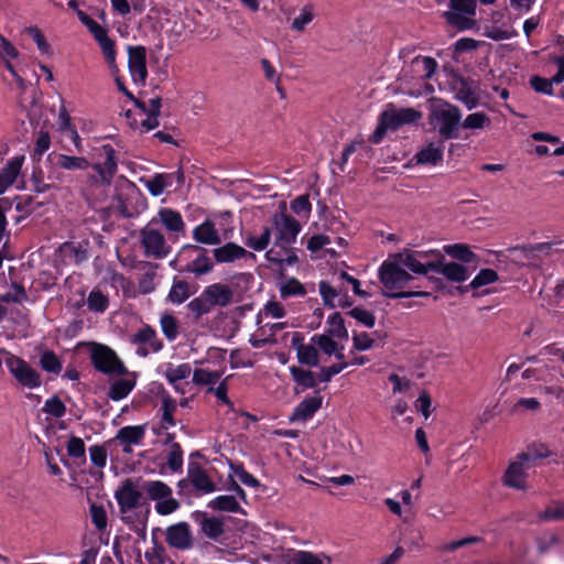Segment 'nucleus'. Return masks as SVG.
I'll use <instances>...</instances> for the list:
<instances>
[{
    "label": "nucleus",
    "mask_w": 564,
    "mask_h": 564,
    "mask_svg": "<svg viewBox=\"0 0 564 564\" xmlns=\"http://www.w3.org/2000/svg\"><path fill=\"white\" fill-rule=\"evenodd\" d=\"M272 232L274 236L272 247L267 250L265 258L278 265H293L299 262L294 243L302 229L301 224L284 212L272 216Z\"/></svg>",
    "instance_id": "1"
},
{
    "label": "nucleus",
    "mask_w": 564,
    "mask_h": 564,
    "mask_svg": "<svg viewBox=\"0 0 564 564\" xmlns=\"http://www.w3.org/2000/svg\"><path fill=\"white\" fill-rule=\"evenodd\" d=\"M378 276L384 289L390 291L384 293L388 297L409 299L430 295L429 292L424 291H403L410 282L414 281V278L399 262L395 254L389 256V258L382 262L378 271Z\"/></svg>",
    "instance_id": "2"
},
{
    "label": "nucleus",
    "mask_w": 564,
    "mask_h": 564,
    "mask_svg": "<svg viewBox=\"0 0 564 564\" xmlns=\"http://www.w3.org/2000/svg\"><path fill=\"white\" fill-rule=\"evenodd\" d=\"M115 499L119 506L120 519L137 532L145 535V520L137 509L142 499V492L132 479H124L115 491Z\"/></svg>",
    "instance_id": "3"
},
{
    "label": "nucleus",
    "mask_w": 564,
    "mask_h": 564,
    "mask_svg": "<svg viewBox=\"0 0 564 564\" xmlns=\"http://www.w3.org/2000/svg\"><path fill=\"white\" fill-rule=\"evenodd\" d=\"M98 161L90 164L93 172L86 176L85 185L89 188L109 187L118 170L116 150L111 144H104L99 149Z\"/></svg>",
    "instance_id": "4"
},
{
    "label": "nucleus",
    "mask_w": 564,
    "mask_h": 564,
    "mask_svg": "<svg viewBox=\"0 0 564 564\" xmlns=\"http://www.w3.org/2000/svg\"><path fill=\"white\" fill-rule=\"evenodd\" d=\"M462 112L457 106L443 102L435 106L430 115L431 123L444 140L457 138Z\"/></svg>",
    "instance_id": "5"
},
{
    "label": "nucleus",
    "mask_w": 564,
    "mask_h": 564,
    "mask_svg": "<svg viewBox=\"0 0 564 564\" xmlns=\"http://www.w3.org/2000/svg\"><path fill=\"white\" fill-rule=\"evenodd\" d=\"M89 357L95 369L105 375L123 376L128 372L117 354L108 346L91 343Z\"/></svg>",
    "instance_id": "6"
},
{
    "label": "nucleus",
    "mask_w": 564,
    "mask_h": 564,
    "mask_svg": "<svg viewBox=\"0 0 564 564\" xmlns=\"http://www.w3.org/2000/svg\"><path fill=\"white\" fill-rule=\"evenodd\" d=\"M0 354L4 356L6 366L19 384L28 389L41 387V375L29 362L6 349H1Z\"/></svg>",
    "instance_id": "7"
},
{
    "label": "nucleus",
    "mask_w": 564,
    "mask_h": 564,
    "mask_svg": "<svg viewBox=\"0 0 564 564\" xmlns=\"http://www.w3.org/2000/svg\"><path fill=\"white\" fill-rule=\"evenodd\" d=\"M148 498L155 501V511L161 516L173 513L180 508V502L173 498L172 488L161 480H150L143 484Z\"/></svg>",
    "instance_id": "8"
},
{
    "label": "nucleus",
    "mask_w": 564,
    "mask_h": 564,
    "mask_svg": "<svg viewBox=\"0 0 564 564\" xmlns=\"http://www.w3.org/2000/svg\"><path fill=\"white\" fill-rule=\"evenodd\" d=\"M140 242L147 257L163 259L171 251L164 235L151 223L140 230Z\"/></svg>",
    "instance_id": "9"
},
{
    "label": "nucleus",
    "mask_w": 564,
    "mask_h": 564,
    "mask_svg": "<svg viewBox=\"0 0 564 564\" xmlns=\"http://www.w3.org/2000/svg\"><path fill=\"white\" fill-rule=\"evenodd\" d=\"M476 0H451L453 11L444 13L446 21L458 30H469L475 25L470 17L476 14Z\"/></svg>",
    "instance_id": "10"
},
{
    "label": "nucleus",
    "mask_w": 564,
    "mask_h": 564,
    "mask_svg": "<svg viewBox=\"0 0 564 564\" xmlns=\"http://www.w3.org/2000/svg\"><path fill=\"white\" fill-rule=\"evenodd\" d=\"M532 467L527 462V457L521 454L516 455L508 464V467L501 478L502 485L508 488L525 491L528 490V470Z\"/></svg>",
    "instance_id": "11"
},
{
    "label": "nucleus",
    "mask_w": 564,
    "mask_h": 564,
    "mask_svg": "<svg viewBox=\"0 0 564 564\" xmlns=\"http://www.w3.org/2000/svg\"><path fill=\"white\" fill-rule=\"evenodd\" d=\"M381 119L384 120V124L390 130H398L404 124H410L417 121L422 115L420 111L413 108H395L393 105H388L387 108L380 113Z\"/></svg>",
    "instance_id": "12"
},
{
    "label": "nucleus",
    "mask_w": 564,
    "mask_h": 564,
    "mask_svg": "<svg viewBox=\"0 0 564 564\" xmlns=\"http://www.w3.org/2000/svg\"><path fill=\"white\" fill-rule=\"evenodd\" d=\"M128 68L137 85H144L148 77L147 50L142 45L128 47Z\"/></svg>",
    "instance_id": "13"
},
{
    "label": "nucleus",
    "mask_w": 564,
    "mask_h": 564,
    "mask_svg": "<svg viewBox=\"0 0 564 564\" xmlns=\"http://www.w3.org/2000/svg\"><path fill=\"white\" fill-rule=\"evenodd\" d=\"M165 541L170 547L185 551L194 545V538L187 522L172 524L165 530Z\"/></svg>",
    "instance_id": "14"
},
{
    "label": "nucleus",
    "mask_w": 564,
    "mask_h": 564,
    "mask_svg": "<svg viewBox=\"0 0 564 564\" xmlns=\"http://www.w3.org/2000/svg\"><path fill=\"white\" fill-rule=\"evenodd\" d=\"M150 223L154 226L162 225L171 235L176 237L185 234V223L182 215L172 208H160Z\"/></svg>",
    "instance_id": "15"
},
{
    "label": "nucleus",
    "mask_w": 564,
    "mask_h": 564,
    "mask_svg": "<svg viewBox=\"0 0 564 564\" xmlns=\"http://www.w3.org/2000/svg\"><path fill=\"white\" fill-rule=\"evenodd\" d=\"M394 254L404 269L412 271L414 274L425 275L426 273L431 271L433 272L437 269L435 260L421 261L416 256V250L404 249L403 251Z\"/></svg>",
    "instance_id": "16"
},
{
    "label": "nucleus",
    "mask_w": 564,
    "mask_h": 564,
    "mask_svg": "<svg viewBox=\"0 0 564 564\" xmlns=\"http://www.w3.org/2000/svg\"><path fill=\"white\" fill-rule=\"evenodd\" d=\"M318 291L326 306L332 308L351 306L347 292L340 285L334 286L329 282L321 281L318 283Z\"/></svg>",
    "instance_id": "17"
},
{
    "label": "nucleus",
    "mask_w": 564,
    "mask_h": 564,
    "mask_svg": "<svg viewBox=\"0 0 564 564\" xmlns=\"http://www.w3.org/2000/svg\"><path fill=\"white\" fill-rule=\"evenodd\" d=\"M191 486L199 495H208L216 490V484L198 463H189L187 467Z\"/></svg>",
    "instance_id": "18"
},
{
    "label": "nucleus",
    "mask_w": 564,
    "mask_h": 564,
    "mask_svg": "<svg viewBox=\"0 0 564 564\" xmlns=\"http://www.w3.org/2000/svg\"><path fill=\"white\" fill-rule=\"evenodd\" d=\"M553 61L557 65V73L551 79L540 76H533L530 79V84L536 93L554 95L553 84H560L564 80V56H555Z\"/></svg>",
    "instance_id": "19"
},
{
    "label": "nucleus",
    "mask_w": 564,
    "mask_h": 564,
    "mask_svg": "<svg viewBox=\"0 0 564 564\" xmlns=\"http://www.w3.org/2000/svg\"><path fill=\"white\" fill-rule=\"evenodd\" d=\"M292 347L296 350L297 360L308 367H317L319 364L318 350L315 345L303 344L300 333H294L291 340Z\"/></svg>",
    "instance_id": "20"
},
{
    "label": "nucleus",
    "mask_w": 564,
    "mask_h": 564,
    "mask_svg": "<svg viewBox=\"0 0 564 564\" xmlns=\"http://www.w3.org/2000/svg\"><path fill=\"white\" fill-rule=\"evenodd\" d=\"M323 397L313 395L305 398L293 410L290 421L291 422H306L312 419L314 414L322 408Z\"/></svg>",
    "instance_id": "21"
},
{
    "label": "nucleus",
    "mask_w": 564,
    "mask_h": 564,
    "mask_svg": "<svg viewBox=\"0 0 564 564\" xmlns=\"http://www.w3.org/2000/svg\"><path fill=\"white\" fill-rule=\"evenodd\" d=\"M145 435V425H129L121 427L116 440L122 445V451L126 454L132 453V445H138L142 442Z\"/></svg>",
    "instance_id": "22"
},
{
    "label": "nucleus",
    "mask_w": 564,
    "mask_h": 564,
    "mask_svg": "<svg viewBox=\"0 0 564 564\" xmlns=\"http://www.w3.org/2000/svg\"><path fill=\"white\" fill-rule=\"evenodd\" d=\"M48 159H53L57 167L68 172L86 171L90 167V162L85 156L51 153Z\"/></svg>",
    "instance_id": "23"
},
{
    "label": "nucleus",
    "mask_w": 564,
    "mask_h": 564,
    "mask_svg": "<svg viewBox=\"0 0 564 564\" xmlns=\"http://www.w3.org/2000/svg\"><path fill=\"white\" fill-rule=\"evenodd\" d=\"M183 250L198 252L197 257L186 265L185 271L194 273L196 275H202L213 270V262L210 258L207 256L205 249H202L195 245H186L184 246Z\"/></svg>",
    "instance_id": "24"
},
{
    "label": "nucleus",
    "mask_w": 564,
    "mask_h": 564,
    "mask_svg": "<svg viewBox=\"0 0 564 564\" xmlns=\"http://www.w3.org/2000/svg\"><path fill=\"white\" fill-rule=\"evenodd\" d=\"M444 148V142L441 140L427 143L415 154L416 162L424 165H437L443 161Z\"/></svg>",
    "instance_id": "25"
},
{
    "label": "nucleus",
    "mask_w": 564,
    "mask_h": 564,
    "mask_svg": "<svg viewBox=\"0 0 564 564\" xmlns=\"http://www.w3.org/2000/svg\"><path fill=\"white\" fill-rule=\"evenodd\" d=\"M204 291L206 292V296L210 300L214 307H225L234 302L235 293L232 289L227 284L214 283L207 286Z\"/></svg>",
    "instance_id": "26"
},
{
    "label": "nucleus",
    "mask_w": 564,
    "mask_h": 564,
    "mask_svg": "<svg viewBox=\"0 0 564 564\" xmlns=\"http://www.w3.org/2000/svg\"><path fill=\"white\" fill-rule=\"evenodd\" d=\"M215 260L218 263H231L250 254L243 247L234 242H227L213 250Z\"/></svg>",
    "instance_id": "27"
},
{
    "label": "nucleus",
    "mask_w": 564,
    "mask_h": 564,
    "mask_svg": "<svg viewBox=\"0 0 564 564\" xmlns=\"http://www.w3.org/2000/svg\"><path fill=\"white\" fill-rule=\"evenodd\" d=\"M193 238L196 242L214 246L220 243L221 239L215 224L205 220L193 229Z\"/></svg>",
    "instance_id": "28"
},
{
    "label": "nucleus",
    "mask_w": 564,
    "mask_h": 564,
    "mask_svg": "<svg viewBox=\"0 0 564 564\" xmlns=\"http://www.w3.org/2000/svg\"><path fill=\"white\" fill-rule=\"evenodd\" d=\"M290 373L292 376L293 381L295 382L294 392L301 393L307 389H313L317 384V376L311 371L301 367L292 366L290 368Z\"/></svg>",
    "instance_id": "29"
},
{
    "label": "nucleus",
    "mask_w": 564,
    "mask_h": 564,
    "mask_svg": "<svg viewBox=\"0 0 564 564\" xmlns=\"http://www.w3.org/2000/svg\"><path fill=\"white\" fill-rule=\"evenodd\" d=\"M437 269L433 272L443 274L447 280L453 282H464L468 278V270L463 264L456 262L444 263L442 259L436 257Z\"/></svg>",
    "instance_id": "30"
},
{
    "label": "nucleus",
    "mask_w": 564,
    "mask_h": 564,
    "mask_svg": "<svg viewBox=\"0 0 564 564\" xmlns=\"http://www.w3.org/2000/svg\"><path fill=\"white\" fill-rule=\"evenodd\" d=\"M413 77L430 79L437 69V62L430 56H416L411 62Z\"/></svg>",
    "instance_id": "31"
},
{
    "label": "nucleus",
    "mask_w": 564,
    "mask_h": 564,
    "mask_svg": "<svg viewBox=\"0 0 564 564\" xmlns=\"http://www.w3.org/2000/svg\"><path fill=\"white\" fill-rule=\"evenodd\" d=\"M23 160V156L14 158L0 171V195L15 182L21 171Z\"/></svg>",
    "instance_id": "32"
},
{
    "label": "nucleus",
    "mask_w": 564,
    "mask_h": 564,
    "mask_svg": "<svg viewBox=\"0 0 564 564\" xmlns=\"http://www.w3.org/2000/svg\"><path fill=\"white\" fill-rule=\"evenodd\" d=\"M454 89L455 98L463 102L467 109L470 110L478 105L479 98L476 91L473 89L471 85L466 79L460 78L457 80Z\"/></svg>",
    "instance_id": "33"
},
{
    "label": "nucleus",
    "mask_w": 564,
    "mask_h": 564,
    "mask_svg": "<svg viewBox=\"0 0 564 564\" xmlns=\"http://www.w3.org/2000/svg\"><path fill=\"white\" fill-rule=\"evenodd\" d=\"M133 344H148L153 352H158L163 348L162 341L158 338L156 332L150 325L141 327L133 336Z\"/></svg>",
    "instance_id": "34"
},
{
    "label": "nucleus",
    "mask_w": 564,
    "mask_h": 564,
    "mask_svg": "<svg viewBox=\"0 0 564 564\" xmlns=\"http://www.w3.org/2000/svg\"><path fill=\"white\" fill-rule=\"evenodd\" d=\"M177 409L176 401L166 392L162 394L161 404V422L160 426L163 430H169L175 425L174 413Z\"/></svg>",
    "instance_id": "35"
},
{
    "label": "nucleus",
    "mask_w": 564,
    "mask_h": 564,
    "mask_svg": "<svg viewBox=\"0 0 564 564\" xmlns=\"http://www.w3.org/2000/svg\"><path fill=\"white\" fill-rule=\"evenodd\" d=\"M174 435L167 434L166 444L170 445L166 464L171 471L177 473L183 467V449L178 443L173 442Z\"/></svg>",
    "instance_id": "36"
},
{
    "label": "nucleus",
    "mask_w": 564,
    "mask_h": 564,
    "mask_svg": "<svg viewBox=\"0 0 564 564\" xmlns=\"http://www.w3.org/2000/svg\"><path fill=\"white\" fill-rule=\"evenodd\" d=\"M316 18V10L313 3H306L291 22V30L296 33L305 32L307 25Z\"/></svg>",
    "instance_id": "37"
},
{
    "label": "nucleus",
    "mask_w": 564,
    "mask_h": 564,
    "mask_svg": "<svg viewBox=\"0 0 564 564\" xmlns=\"http://www.w3.org/2000/svg\"><path fill=\"white\" fill-rule=\"evenodd\" d=\"M192 295L187 281L175 278L167 294V301L172 304H182Z\"/></svg>",
    "instance_id": "38"
},
{
    "label": "nucleus",
    "mask_w": 564,
    "mask_h": 564,
    "mask_svg": "<svg viewBox=\"0 0 564 564\" xmlns=\"http://www.w3.org/2000/svg\"><path fill=\"white\" fill-rule=\"evenodd\" d=\"M329 337L339 339L348 338V330L340 313L335 312L327 318V334Z\"/></svg>",
    "instance_id": "39"
},
{
    "label": "nucleus",
    "mask_w": 564,
    "mask_h": 564,
    "mask_svg": "<svg viewBox=\"0 0 564 564\" xmlns=\"http://www.w3.org/2000/svg\"><path fill=\"white\" fill-rule=\"evenodd\" d=\"M96 41L98 42L102 51V54L110 68L111 74L119 73V68L116 63L115 42L108 36V33Z\"/></svg>",
    "instance_id": "40"
},
{
    "label": "nucleus",
    "mask_w": 564,
    "mask_h": 564,
    "mask_svg": "<svg viewBox=\"0 0 564 564\" xmlns=\"http://www.w3.org/2000/svg\"><path fill=\"white\" fill-rule=\"evenodd\" d=\"M160 326L162 329V333L166 337L169 341H173L178 336L180 325L176 317L170 313L164 312L160 317Z\"/></svg>",
    "instance_id": "41"
},
{
    "label": "nucleus",
    "mask_w": 564,
    "mask_h": 564,
    "mask_svg": "<svg viewBox=\"0 0 564 564\" xmlns=\"http://www.w3.org/2000/svg\"><path fill=\"white\" fill-rule=\"evenodd\" d=\"M202 532L212 540H217L224 533L223 520L215 517H204L199 521Z\"/></svg>",
    "instance_id": "42"
},
{
    "label": "nucleus",
    "mask_w": 564,
    "mask_h": 564,
    "mask_svg": "<svg viewBox=\"0 0 564 564\" xmlns=\"http://www.w3.org/2000/svg\"><path fill=\"white\" fill-rule=\"evenodd\" d=\"M229 478L234 480L237 477L243 485L252 488H258L260 481L250 473H248L242 464L229 463Z\"/></svg>",
    "instance_id": "43"
},
{
    "label": "nucleus",
    "mask_w": 564,
    "mask_h": 564,
    "mask_svg": "<svg viewBox=\"0 0 564 564\" xmlns=\"http://www.w3.org/2000/svg\"><path fill=\"white\" fill-rule=\"evenodd\" d=\"M174 174H156L147 181L145 186L153 196L161 195L164 189L172 185Z\"/></svg>",
    "instance_id": "44"
},
{
    "label": "nucleus",
    "mask_w": 564,
    "mask_h": 564,
    "mask_svg": "<svg viewBox=\"0 0 564 564\" xmlns=\"http://www.w3.org/2000/svg\"><path fill=\"white\" fill-rule=\"evenodd\" d=\"M134 388V382L129 379H119L115 381L108 392V397L113 401L126 398Z\"/></svg>",
    "instance_id": "45"
},
{
    "label": "nucleus",
    "mask_w": 564,
    "mask_h": 564,
    "mask_svg": "<svg viewBox=\"0 0 564 564\" xmlns=\"http://www.w3.org/2000/svg\"><path fill=\"white\" fill-rule=\"evenodd\" d=\"M192 368L189 364H181L176 367H169L165 371L167 381L178 391L177 383L189 377Z\"/></svg>",
    "instance_id": "46"
},
{
    "label": "nucleus",
    "mask_w": 564,
    "mask_h": 564,
    "mask_svg": "<svg viewBox=\"0 0 564 564\" xmlns=\"http://www.w3.org/2000/svg\"><path fill=\"white\" fill-rule=\"evenodd\" d=\"M271 236L272 229L270 227H264L260 236L257 237L249 235L246 238V245L254 251H263L269 247Z\"/></svg>",
    "instance_id": "47"
},
{
    "label": "nucleus",
    "mask_w": 564,
    "mask_h": 564,
    "mask_svg": "<svg viewBox=\"0 0 564 564\" xmlns=\"http://www.w3.org/2000/svg\"><path fill=\"white\" fill-rule=\"evenodd\" d=\"M271 236L272 229L270 227H264L260 236L257 237L249 235L246 238V245L254 251H263L269 247Z\"/></svg>",
    "instance_id": "48"
},
{
    "label": "nucleus",
    "mask_w": 564,
    "mask_h": 564,
    "mask_svg": "<svg viewBox=\"0 0 564 564\" xmlns=\"http://www.w3.org/2000/svg\"><path fill=\"white\" fill-rule=\"evenodd\" d=\"M221 372L209 369L198 368L193 372V382L197 386L213 387L219 381Z\"/></svg>",
    "instance_id": "49"
},
{
    "label": "nucleus",
    "mask_w": 564,
    "mask_h": 564,
    "mask_svg": "<svg viewBox=\"0 0 564 564\" xmlns=\"http://www.w3.org/2000/svg\"><path fill=\"white\" fill-rule=\"evenodd\" d=\"M188 310L195 315L196 318L208 314L214 308L210 300L206 296V292L203 291L198 297L192 300L188 305Z\"/></svg>",
    "instance_id": "50"
},
{
    "label": "nucleus",
    "mask_w": 564,
    "mask_h": 564,
    "mask_svg": "<svg viewBox=\"0 0 564 564\" xmlns=\"http://www.w3.org/2000/svg\"><path fill=\"white\" fill-rule=\"evenodd\" d=\"M209 507L226 512L240 511V506L234 496H218L209 502Z\"/></svg>",
    "instance_id": "51"
},
{
    "label": "nucleus",
    "mask_w": 564,
    "mask_h": 564,
    "mask_svg": "<svg viewBox=\"0 0 564 564\" xmlns=\"http://www.w3.org/2000/svg\"><path fill=\"white\" fill-rule=\"evenodd\" d=\"M285 564H324L318 555L307 551H295L286 555Z\"/></svg>",
    "instance_id": "52"
},
{
    "label": "nucleus",
    "mask_w": 564,
    "mask_h": 564,
    "mask_svg": "<svg viewBox=\"0 0 564 564\" xmlns=\"http://www.w3.org/2000/svg\"><path fill=\"white\" fill-rule=\"evenodd\" d=\"M108 297L97 289H94L87 297V306L90 311L104 313L108 307Z\"/></svg>",
    "instance_id": "53"
},
{
    "label": "nucleus",
    "mask_w": 564,
    "mask_h": 564,
    "mask_svg": "<svg viewBox=\"0 0 564 564\" xmlns=\"http://www.w3.org/2000/svg\"><path fill=\"white\" fill-rule=\"evenodd\" d=\"M40 365L43 370L50 373L58 375L62 371V362L55 352L47 350L41 355Z\"/></svg>",
    "instance_id": "54"
},
{
    "label": "nucleus",
    "mask_w": 564,
    "mask_h": 564,
    "mask_svg": "<svg viewBox=\"0 0 564 564\" xmlns=\"http://www.w3.org/2000/svg\"><path fill=\"white\" fill-rule=\"evenodd\" d=\"M89 513L95 528L98 531H104L108 523V517L105 507L93 502L89 507Z\"/></svg>",
    "instance_id": "55"
},
{
    "label": "nucleus",
    "mask_w": 564,
    "mask_h": 564,
    "mask_svg": "<svg viewBox=\"0 0 564 564\" xmlns=\"http://www.w3.org/2000/svg\"><path fill=\"white\" fill-rule=\"evenodd\" d=\"M490 124V118L485 112H474L468 115L462 122L464 129H482Z\"/></svg>",
    "instance_id": "56"
},
{
    "label": "nucleus",
    "mask_w": 564,
    "mask_h": 564,
    "mask_svg": "<svg viewBox=\"0 0 564 564\" xmlns=\"http://www.w3.org/2000/svg\"><path fill=\"white\" fill-rule=\"evenodd\" d=\"M280 293L282 297H289L296 295H305L306 290L297 279L290 278L281 284Z\"/></svg>",
    "instance_id": "57"
},
{
    "label": "nucleus",
    "mask_w": 564,
    "mask_h": 564,
    "mask_svg": "<svg viewBox=\"0 0 564 564\" xmlns=\"http://www.w3.org/2000/svg\"><path fill=\"white\" fill-rule=\"evenodd\" d=\"M498 280V273L492 269H481L469 283L470 289H479Z\"/></svg>",
    "instance_id": "58"
},
{
    "label": "nucleus",
    "mask_w": 564,
    "mask_h": 564,
    "mask_svg": "<svg viewBox=\"0 0 564 564\" xmlns=\"http://www.w3.org/2000/svg\"><path fill=\"white\" fill-rule=\"evenodd\" d=\"M42 411L48 415L59 419L65 415L66 406L57 395H54L45 401Z\"/></svg>",
    "instance_id": "59"
},
{
    "label": "nucleus",
    "mask_w": 564,
    "mask_h": 564,
    "mask_svg": "<svg viewBox=\"0 0 564 564\" xmlns=\"http://www.w3.org/2000/svg\"><path fill=\"white\" fill-rule=\"evenodd\" d=\"M144 556L149 564H174L169 558L165 549L159 544L147 551Z\"/></svg>",
    "instance_id": "60"
},
{
    "label": "nucleus",
    "mask_w": 564,
    "mask_h": 564,
    "mask_svg": "<svg viewBox=\"0 0 564 564\" xmlns=\"http://www.w3.org/2000/svg\"><path fill=\"white\" fill-rule=\"evenodd\" d=\"M312 341L326 355L332 356L336 352L338 344L328 335H314Z\"/></svg>",
    "instance_id": "61"
},
{
    "label": "nucleus",
    "mask_w": 564,
    "mask_h": 564,
    "mask_svg": "<svg viewBox=\"0 0 564 564\" xmlns=\"http://www.w3.org/2000/svg\"><path fill=\"white\" fill-rule=\"evenodd\" d=\"M527 457V462L533 466L536 459L546 458L551 455V451L543 444L532 445L527 452L520 453Z\"/></svg>",
    "instance_id": "62"
},
{
    "label": "nucleus",
    "mask_w": 564,
    "mask_h": 564,
    "mask_svg": "<svg viewBox=\"0 0 564 564\" xmlns=\"http://www.w3.org/2000/svg\"><path fill=\"white\" fill-rule=\"evenodd\" d=\"M354 349L364 351L371 349L376 345V339L368 333H354L352 335Z\"/></svg>",
    "instance_id": "63"
},
{
    "label": "nucleus",
    "mask_w": 564,
    "mask_h": 564,
    "mask_svg": "<svg viewBox=\"0 0 564 564\" xmlns=\"http://www.w3.org/2000/svg\"><path fill=\"white\" fill-rule=\"evenodd\" d=\"M348 314L358 321L360 324L365 325L366 327H373L376 323V317L372 312L361 308V307H355L348 312Z\"/></svg>",
    "instance_id": "64"
}]
</instances>
